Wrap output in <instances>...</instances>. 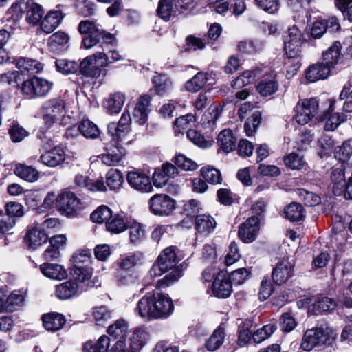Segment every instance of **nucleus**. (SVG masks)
<instances>
[{"instance_id": "de8ad7c7", "label": "nucleus", "mask_w": 352, "mask_h": 352, "mask_svg": "<svg viewBox=\"0 0 352 352\" xmlns=\"http://www.w3.org/2000/svg\"><path fill=\"white\" fill-rule=\"evenodd\" d=\"M284 162L286 166L292 170H301L307 165L304 156L296 153H292L285 156Z\"/></svg>"}, {"instance_id": "dca6fc26", "label": "nucleus", "mask_w": 352, "mask_h": 352, "mask_svg": "<svg viewBox=\"0 0 352 352\" xmlns=\"http://www.w3.org/2000/svg\"><path fill=\"white\" fill-rule=\"evenodd\" d=\"M232 283L223 272L218 274L212 283V292L219 298H228L232 292Z\"/></svg>"}, {"instance_id": "1a4fd4ad", "label": "nucleus", "mask_w": 352, "mask_h": 352, "mask_svg": "<svg viewBox=\"0 0 352 352\" xmlns=\"http://www.w3.org/2000/svg\"><path fill=\"white\" fill-rule=\"evenodd\" d=\"M294 119L300 125L307 124L318 111V102L316 98L300 100L296 105Z\"/></svg>"}, {"instance_id": "a211bd4d", "label": "nucleus", "mask_w": 352, "mask_h": 352, "mask_svg": "<svg viewBox=\"0 0 352 352\" xmlns=\"http://www.w3.org/2000/svg\"><path fill=\"white\" fill-rule=\"evenodd\" d=\"M331 69L323 61L318 62L309 66L306 70V78L309 82H315L324 80L330 75Z\"/></svg>"}, {"instance_id": "bf43d9fd", "label": "nucleus", "mask_w": 352, "mask_h": 352, "mask_svg": "<svg viewBox=\"0 0 352 352\" xmlns=\"http://www.w3.org/2000/svg\"><path fill=\"white\" fill-rule=\"evenodd\" d=\"M251 326L250 321H245L239 326L238 337V344L239 346H243L250 341L252 335Z\"/></svg>"}, {"instance_id": "5fc2aeb1", "label": "nucleus", "mask_w": 352, "mask_h": 352, "mask_svg": "<svg viewBox=\"0 0 352 352\" xmlns=\"http://www.w3.org/2000/svg\"><path fill=\"white\" fill-rule=\"evenodd\" d=\"M201 173L203 177L208 183L212 184H217L221 183V175L218 169L212 167H203L201 169Z\"/></svg>"}, {"instance_id": "6e6552de", "label": "nucleus", "mask_w": 352, "mask_h": 352, "mask_svg": "<svg viewBox=\"0 0 352 352\" xmlns=\"http://www.w3.org/2000/svg\"><path fill=\"white\" fill-rule=\"evenodd\" d=\"M45 122L50 126L62 119L66 114V105L63 100L59 98L46 101L43 105Z\"/></svg>"}, {"instance_id": "4be33fe9", "label": "nucleus", "mask_w": 352, "mask_h": 352, "mask_svg": "<svg viewBox=\"0 0 352 352\" xmlns=\"http://www.w3.org/2000/svg\"><path fill=\"white\" fill-rule=\"evenodd\" d=\"M342 45L336 41L322 53V61L331 69L339 63L341 58Z\"/></svg>"}, {"instance_id": "338daca9", "label": "nucleus", "mask_w": 352, "mask_h": 352, "mask_svg": "<svg viewBox=\"0 0 352 352\" xmlns=\"http://www.w3.org/2000/svg\"><path fill=\"white\" fill-rule=\"evenodd\" d=\"M255 73L252 71H245L242 75L238 76L233 82L232 87L241 88L250 84L255 78Z\"/></svg>"}, {"instance_id": "2eb2a0df", "label": "nucleus", "mask_w": 352, "mask_h": 352, "mask_svg": "<svg viewBox=\"0 0 352 352\" xmlns=\"http://www.w3.org/2000/svg\"><path fill=\"white\" fill-rule=\"evenodd\" d=\"M150 102L151 97L146 95L141 96L136 103L133 113V119L140 125H145L147 122Z\"/></svg>"}, {"instance_id": "4c0bfd02", "label": "nucleus", "mask_w": 352, "mask_h": 352, "mask_svg": "<svg viewBox=\"0 0 352 352\" xmlns=\"http://www.w3.org/2000/svg\"><path fill=\"white\" fill-rule=\"evenodd\" d=\"M16 67L21 72L38 73L43 70V65L36 60L21 57L16 61Z\"/></svg>"}, {"instance_id": "39448f33", "label": "nucleus", "mask_w": 352, "mask_h": 352, "mask_svg": "<svg viewBox=\"0 0 352 352\" xmlns=\"http://www.w3.org/2000/svg\"><path fill=\"white\" fill-rule=\"evenodd\" d=\"M55 206L61 214L66 217L76 215L83 208V204L71 191H63L56 199Z\"/></svg>"}, {"instance_id": "ea45409f", "label": "nucleus", "mask_w": 352, "mask_h": 352, "mask_svg": "<svg viewBox=\"0 0 352 352\" xmlns=\"http://www.w3.org/2000/svg\"><path fill=\"white\" fill-rule=\"evenodd\" d=\"M278 88V84L274 76L263 79L256 87L257 91L265 97L274 94Z\"/></svg>"}, {"instance_id": "58836bf2", "label": "nucleus", "mask_w": 352, "mask_h": 352, "mask_svg": "<svg viewBox=\"0 0 352 352\" xmlns=\"http://www.w3.org/2000/svg\"><path fill=\"white\" fill-rule=\"evenodd\" d=\"M15 174L28 182H35L39 179V172L30 166L19 164L16 166Z\"/></svg>"}, {"instance_id": "b1692460", "label": "nucleus", "mask_w": 352, "mask_h": 352, "mask_svg": "<svg viewBox=\"0 0 352 352\" xmlns=\"http://www.w3.org/2000/svg\"><path fill=\"white\" fill-rule=\"evenodd\" d=\"M25 241L30 248L36 249L48 241V236L43 229L35 227L27 232Z\"/></svg>"}, {"instance_id": "774afa93", "label": "nucleus", "mask_w": 352, "mask_h": 352, "mask_svg": "<svg viewBox=\"0 0 352 352\" xmlns=\"http://www.w3.org/2000/svg\"><path fill=\"white\" fill-rule=\"evenodd\" d=\"M340 100H345L343 110L346 112H352V90L350 85H345L340 94Z\"/></svg>"}, {"instance_id": "ddd939ff", "label": "nucleus", "mask_w": 352, "mask_h": 352, "mask_svg": "<svg viewBox=\"0 0 352 352\" xmlns=\"http://www.w3.org/2000/svg\"><path fill=\"white\" fill-rule=\"evenodd\" d=\"M260 219L256 216L248 218L239 228V236L245 243L252 242L259 231Z\"/></svg>"}, {"instance_id": "4d7b16f0", "label": "nucleus", "mask_w": 352, "mask_h": 352, "mask_svg": "<svg viewBox=\"0 0 352 352\" xmlns=\"http://www.w3.org/2000/svg\"><path fill=\"white\" fill-rule=\"evenodd\" d=\"M276 327L274 324H268L264 325L262 328L257 329L252 334V339L255 343H261L268 338L275 331Z\"/></svg>"}, {"instance_id": "49530a36", "label": "nucleus", "mask_w": 352, "mask_h": 352, "mask_svg": "<svg viewBox=\"0 0 352 352\" xmlns=\"http://www.w3.org/2000/svg\"><path fill=\"white\" fill-rule=\"evenodd\" d=\"M205 72H199L186 82L185 87L188 91L197 92L207 83Z\"/></svg>"}, {"instance_id": "f257e3e1", "label": "nucleus", "mask_w": 352, "mask_h": 352, "mask_svg": "<svg viewBox=\"0 0 352 352\" xmlns=\"http://www.w3.org/2000/svg\"><path fill=\"white\" fill-rule=\"evenodd\" d=\"M174 311L172 299L159 291L147 293L137 303L135 311L148 320L166 319Z\"/></svg>"}, {"instance_id": "7ed1b4c3", "label": "nucleus", "mask_w": 352, "mask_h": 352, "mask_svg": "<svg viewBox=\"0 0 352 352\" xmlns=\"http://www.w3.org/2000/svg\"><path fill=\"white\" fill-rule=\"evenodd\" d=\"M80 34H85L82 38V45L85 49H90L98 43L101 39L111 41L113 35L104 32L90 21H82L78 25Z\"/></svg>"}, {"instance_id": "0e129e2a", "label": "nucleus", "mask_w": 352, "mask_h": 352, "mask_svg": "<svg viewBox=\"0 0 352 352\" xmlns=\"http://www.w3.org/2000/svg\"><path fill=\"white\" fill-rule=\"evenodd\" d=\"M261 43L254 41H242L238 44L239 50L245 54H254L261 50Z\"/></svg>"}, {"instance_id": "864d4df0", "label": "nucleus", "mask_w": 352, "mask_h": 352, "mask_svg": "<svg viewBox=\"0 0 352 352\" xmlns=\"http://www.w3.org/2000/svg\"><path fill=\"white\" fill-rule=\"evenodd\" d=\"M336 307V301L329 297L318 298L313 304L314 311L319 312L333 310Z\"/></svg>"}, {"instance_id": "052dcab7", "label": "nucleus", "mask_w": 352, "mask_h": 352, "mask_svg": "<svg viewBox=\"0 0 352 352\" xmlns=\"http://www.w3.org/2000/svg\"><path fill=\"white\" fill-rule=\"evenodd\" d=\"M261 114L258 111L254 113L252 116L247 120L244 125L245 131L247 135L251 136L255 133L257 127L261 123Z\"/></svg>"}, {"instance_id": "c9c22d12", "label": "nucleus", "mask_w": 352, "mask_h": 352, "mask_svg": "<svg viewBox=\"0 0 352 352\" xmlns=\"http://www.w3.org/2000/svg\"><path fill=\"white\" fill-rule=\"evenodd\" d=\"M26 3V21L33 25L38 23L43 14L42 7L35 2H30L29 0Z\"/></svg>"}, {"instance_id": "79ce46f5", "label": "nucleus", "mask_w": 352, "mask_h": 352, "mask_svg": "<svg viewBox=\"0 0 352 352\" xmlns=\"http://www.w3.org/2000/svg\"><path fill=\"white\" fill-rule=\"evenodd\" d=\"M225 338L224 329L219 327L216 329L206 342V347L208 351H214L223 343Z\"/></svg>"}, {"instance_id": "603ef678", "label": "nucleus", "mask_w": 352, "mask_h": 352, "mask_svg": "<svg viewBox=\"0 0 352 352\" xmlns=\"http://www.w3.org/2000/svg\"><path fill=\"white\" fill-rule=\"evenodd\" d=\"M112 211L109 207L102 206L91 213V219L94 222L99 223L106 222L107 224L109 219L112 217Z\"/></svg>"}, {"instance_id": "a878e982", "label": "nucleus", "mask_w": 352, "mask_h": 352, "mask_svg": "<svg viewBox=\"0 0 352 352\" xmlns=\"http://www.w3.org/2000/svg\"><path fill=\"white\" fill-rule=\"evenodd\" d=\"M92 276V271L87 267L82 266L74 267L72 270V278L80 285L84 287V290L89 287H92L93 284L90 281Z\"/></svg>"}, {"instance_id": "e433bc0d", "label": "nucleus", "mask_w": 352, "mask_h": 352, "mask_svg": "<svg viewBox=\"0 0 352 352\" xmlns=\"http://www.w3.org/2000/svg\"><path fill=\"white\" fill-rule=\"evenodd\" d=\"M107 230L112 233L119 234L126 230V222L122 214H112L106 225Z\"/></svg>"}, {"instance_id": "bb28decb", "label": "nucleus", "mask_w": 352, "mask_h": 352, "mask_svg": "<svg viewBox=\"0 0 352 352\" xmlns=\"http://www.w3.org/2000/svg\"><path fill=\"white\" fill-rule=\"evenodd\" d=\"M69 36L65 32L58 31L48 38L47 45L52 52H58L68 46Z\"/></svg>"}, {"instance_id": "9d476101", "label": "nucleus", "mask_w": 352, "mask_h": 352, "mask_svg": "<svg viewBox=\"0 0 352 352\" xmlns=\"http://www.w3.org/2000/svg\"><path fill=\"white\" fill-rule=\"evenodd\" d=\"M151 211L160 216L169 215L175 208V202L170 197L165 194H156L149 199Z\"/></svg>"}, {"instance_id": "2f4dec72", "label": "nucleus", "mask_w": 352, "mask_h": 352, "mask_svg": "<svg viewBox=\"0 0 352 352\" xmlns=\"http://www.w3.org/2000/svg\"><path fill=\"white\" fill-rule=\"evenodd\" d=\"M334 101H331L329 108L328 117L327 118L324 129L326 131H334L337 127L346 120V116L343 113H333Z\"/></svg>"}, {"instance_id": "423d86ee", "label": "nucleus", "mask_w": 352, "mask_h": 352, "mask_svg": "<svg viewBox=\"0 0 352 352\" xmlns=\"http://www.w3.org/2000/svg\"><path fill=\"white\" fill-rule=\"evenodd\" d=\"M177 262V255L175 248H165L158 256L157 261L150 270V274L153 277L160 276L169 270L173 269Z\"/></svg>"}, {"instance_id": "aec40b11", "label": "nucleus", "mask_w": 352, "mask_h": 352, "mask_svg": "<svg viewBox=\"0 0 352 352\" xmlns=\"http://www.w3.org/2000/svg\"><path fill=\"white\" fill-rule=\"evenodd\" d=\"M75 184L80 188H85L91 192L105 191L106 185L102 179L93 180L82 174H77L74 177Z\"/></svg>"}, {"instance_id": "7c9ffc66", "label": "nucleus", "mask_w": 352, "mask_h": 352, "mask_svg": "<svg viewBox=\"0 0 352 352\" xmlns=\"http://www.w3.org/2000/svg\"><path fill=\"white\" fill-rule=\"evenodd\" d=\"M116 149L99 156L102 162L109 166L119 165L126 154L123 146H116Z\"/></svg>"}, {"instance_id": "69168bd1", "label": "nucleus", "mask_w": 352, "mask_h": 352, "mask_svg": "<svg viewBox=\"0 0 352 352\" xmlns=\"http://www.w3.org/2000/svg\"><path fill=\"white\" fill-rule=\"evenodd\" d=\"M93 316L98 324L104 323L112 317L111 311L104 305L95 307L93 311Z\"/></svg>"}, {"instance_id": "f704fd0d", "label": "nucleus", "mask_w": 352, "mask_h": 352, "mask_svg": "<svg viewBox=\"0 0 352 352\" xmlns=\"http://www.w3.org/2000/svg\"><path fill=\"white\" fill-rule=\"evenodd\" d=\"M333 183V192L335 195H340L345 190L346 182L345 181L344 170L342 168H336L331 173Z\"/></svg>"}, {"instance_id": "e2e57ef3", "label": "nucleus", "mask_w": 352, "mask_h": 352, "mask_svg": "<svg viewBox=\"0 0 352 352\" xmlns=\"http://www.w3.org/2000/svg\"><path fill=\"white\" fill-rule=\"evenodd\" d=\"M174 162L179 168L184 170L192 171L198 168L195 162L182 154L177 155Z\"/></svg>"}, {"instance_id": "c756f323", "label": "nucleus", "mask_w": 352, "mask_h": 352, "mask_svg": "<svg viewBox=\"0 0 352 352\" xmlns=\"http://www.w3.org/2000/svg\"><path fill=\"white\" fill-rule=\"evenodd\" d=\"M80 70L83 75L91 78H98L101 72L97 60L91 55L82 60L80 64Z\"/></svg>"}, {"instance_id": "3c124183", "label": "nucleus", "mask_w": 352, "mask_h": 352, "mask_svg": "<svg viewBox=\"0 0 352 352\" xmlns=\"http://www.w3.org/2000/svg\"><path fill=\"white\" fill-rule=\"evenodd\" d=\"M187 138L194 144L201 148H210L212 144V141L207 140L199 132L194 129H190L187 132Z\"/></svg>"}, {"instance_id": "9b49d317", "label": "nucleus", "mask_w": 352, "mask_h": 352, "mask_svg": "<svg viewBox=\"0 0 352 352\" xmlns=\"http://www.w3.org/2000/svg\"><path fill=\"white\" fill-rule=\"evenodd\" d=\"M294 261L289 258L278 261L272 273L273 281L279 285L287 283L294 276Z\"/></svg>"}, {"instance_id": "09e8293b", "label": "nucleus", "mask_w": 352, "mask_h": 352, "mask_svg": "<svg viewBox=\"0 0 352 352\" xmlns=\"http://www.w3.org/2000/svg\"><path fill=\"white\" fill-rule=\"evenodd\" d=\"M129 329V324L126 321L123 319L116 320L113 324L108 328V333L115 338H120V340L124 338Z\"/></svg>"}, {"instance_id": "473e14b6", "label": "nucleus", "mask_w": 352, "mask_h": 352, "mask_svg": "<svg viewBox=\"0 0 352 352\" xmlns=\"http://www.w3.org/2000/svg\"><path fill=\"white\" fill-rule=\"evenodd\" d=\"M216 221L213 217L207 214H199L195 218V227L200 233L208 234L214 230Z\"/></svg>"}, {"instance_id": "72a5a7b5", "label": "nucleus", "mask_w": 352, "mask_h": 352, "mask_svg": "<svg viewBox=\"0 0 352 352\" xmlns=\"http://www.w3.org/2000/svg\"><path fill=\"white\" fill-rule=\"evenodd\" d=\"M236 138L230 129L223 130L218 135L217 142L222 150L226 153L232 151L236 147Z\"/></svg>"}, {"instance_id": "c03bdc74", "label": "nucleus", "mask_w": 352, "mask_h": 352, "mask_svg": "<svg viewBox=\"0 0 352 352\" xmlns=\"http://www.w3.org/2000/svg\"><path fill=\"white\" fill-rule=\"evenodd\" d=\"M123 182V175L117 169H112L106 175L107 186L112 190H118L121 188Z\"/></svg>"}, {"instance_id": "20e7f679", "label": "nucleus", "mask_w": 352, "mask_h": 352, "mask_svg": "<svg viewBox=\"0 0 352 352\" xmlns=\"http://www.w3.org/2000/svg\"><path fill=\"white\" fill-rule=\"evenodd\" d=\"M149 333L146 327L135 328L129 338L130 349L126 348L122 340H118L111 349L110 352H140L148 342Z\"/></svg>"}, {"instance_id": "6e6d98bb", "label": "nucleus", "mask_w": 352, "mask_h": 352, "mask_svg": "<svg viewBox=\"0 0 352 352\" xmlns=\"http://www.w3.org/2000/svg\"><path fill=\"white\" fill-rule=\"evenodd\" d=\"M182 276V272L180 268L176 267L172 270L168 274L165 276L163 278L157 280V287H168L173 283L177 282Z\"/></svg>"}, {"instance_id": "c85d7f7f", "label": "nucleus", "mask_w": 352, "mask_h": 352, "mask_svg": "<svg viewBox=\"0 0 352 352\" xmlns=\"http://www.w3.org/2000/svg\"><path fill=\"white\" fill-rule=\"evenodd\" d=\"M125 95L122 92H115L104 101V107L110 113H118L124 104Z\"/></svg>"}, {"instance_id": "a19ab883", "label": "nucleus", "mask_w": 352, "mask_h": 352, "mask_svg": "<svg viewBox=\"0 0 352 352\" xmlns=\"http://www.w3.org/2000/svg\"><path fill=\"white\" fill-rule=\"evenodd\" d=\"M80 133L88 139H96L100 135L98 126L88 119L82 120L78 125Z\"/></svg>"}, {"instance_id": "0eeeda50", "label": "nucleus", "mask_w": 352, "mask_h": 352, "mask_svg": "<svg viewBox=\"0 0 352 352\" xmlns=\"http://www.w3.org/2000/svg\"><path fill=\"white\" fill-rule=\"evenodd\" d=\"M52 85L53 83L46 79L34 77L23 82L21 91L29 98L43 97L49 94Z\"/></svg>"}, {"instance_id": "4468645a", "label": "nucleus", "mask_w": 352, "mask_h": 352, "mask_svg": "<svg viewBox=\"0 0 352 352\" xmlns=\"http://www.w3.org/2000/svg\"><path fill=\"white\" fill-rule=\"evenodd\" d=\"M126 180L131 188L138 191L148 192L153 190L149 177L144 173L129 172L127 174Z\"/></svg>"}, {"instance_id": "a18cd8bd", "label": "nucleus", "mask_w": 352, "mask_h": 352, "mask_svg": "<svg viewBox=\"0 0 352 352\" xmlns=\"http://www.w3.org/2000/svg\"><path fill=\"white\" fill-rule=\"evenodd\" d=\"M173 0H160L157 12L158 16L164 21H168L172 16H177L176 10H174Z\"/></svg>"}, {"instance_id": "680f3d73", "label": "nucleus", "mask_w": 352, "mask_h": 352, "mask_svg": "<svg viewBox=\"0 0 352 352\" xmlns=\"http://www.w3.org/2000/svg\"><path fill=\"white\" fill-rule=\"evenodd\" d=\"M351 156L352 138L343 142L342 146H340L338 150L336 152V157L343 162L348 161Z\"/></svg>"}, {"instance_id": "f8f14e48", "label": "nucleus", "mask_w": 352, "mask_h": 352, "mask_svg": "<svg viewBox=\"0 0 352 352\" xmlns=\"http://www.w3.org/2000/svg\"><path fill=\"white\" fill-rule=\"evenodd\" d=\"M302 36L300 31L296 27L289 29L285 40V51L289 58L298 57L300 54Z\"/></svg>"}, {"instance_id": "37998d69", "label": "nucleus", "mask_w": 352, "mask_h": 352, "mask_svg": "<svg viewBox=\"0 0 352 352\" xmlns=\"http://www.w3.org/2000/svg\"><path fill=\"white\" fill-rule=\"evenodd\" d=\"M153 82L155 85V91L159 95L164 96L171 90V79L165 75L155 76Z\"/></svg>"}, {"instance_id": "cd10ccee", "label": "nucleus", "mask_w": 352, "mask_h": 352, "mask_svg": "<svg viewBox=\"0 0 352 352\" xmlns=\"http://www.w3.org/2000/svg\"><path fill=\"white\" fill-rule=\"evenodd\" d=\"M40 269L44 276L52 279L62 280L67 276L66 270L58 264L45 263L41 265Z\"/></svg>"}, {"instance_id": "13d9d810", "label": "nucleus", "mask_w": 352, "mask_h": 352, "mask_svg": "<svg viewBox=\"0 0 352 352\" xmlns=\"http://www.w3.org/2000/svg\"><path fill=\"white\" fill-rule=\"evenodd\" d=\"M55 63L58 71L64 74L74 73L78 68V63L74 60L58 59Z\"/></svg>"}, {"instance_id": "412c9836", "label": "nucleus", "mask_w": 352, "mask_h": 352, "mask_svg": "<svg viewBox=\"0 0 352 352\" xmlns=\"http://www.w3.org/2000/svg\"><path fill=\"white\" fill-rule=\"evenodd\" d=\"M63 19V15L60 10L50 11L41 21V30L46 34L52 32L60 25Z\"/></svg>"}, {"instance_id": "6ab92c4d", "label": "nucleus", "mask_w": 352, "mask_h": 352, "mask_svg": "<svg viewBox=\"0 0 352 352\" xmlns=\"http://www.w3.org/2000/svg\"><path fill=\"white\" fill-rule=\"evenodd\" d=\"M65 158V151L62 148L57 146L41 155L39 162L49 167H56L62 164Z\"/></svg>"}, {"instance_id": "393cba45", "label": "nucleus", "mask_w": 352, "mask_h": 352, "mask_svg": "<svg viewBox=\"0 0 352 352\" xmlns=\"http://www.w3.org/2000/svg\"><path fill=\"white\" fill-rule=\"evenodd\" d=\"M79 289L84 290V287L73 280L66 281L56 286V296L59 299L66 300L76 295Z\"/></svg>"}, {"instance_id": "f3484780", "label": "nucleus", "mask_w": 352, "mask_h": 352, "mask_svg": "<svg viewBox=\"0 0 352 352\" xmlns=\"http://www.w3.org/2000/svg\"><path fill=\"white\" fill-rule=\"evenodd\" d=\"M107 130L116 146H123V145L129 144L131 141L130 129L119 128L116 122H111L109 124Z\"/></svg>"}, {"instance_id": "f03ea898", "label": "nucleus", "mask_w": 352, "mask_h": 352, "mask_svg": "<svg viewBox=\"0 0 352 352\" xmlns=\"http://www.w3.org/2000/svg\"><path fill=\"white\" fill-rule=\"evenodd\" d=\"M336 334L331 329L314 327L305 331L300 346L304 351H310L314 348L322 345H331Z\"/></svg>"}, {"instance_id": "8fccbe9b", "label": "nucleus", "mask_w": 352, "mask_h": 352, "mask_svg": "<svg viewBox=\"0 0 352 352\" xmlns=\"http://www.w3.org/2000/svg\"><path fill=\"white\" fill-rule=\"evenodd\" d=\"M286 217L291 221H298L304 218V209L302 205L292 203L285 209Z\"/></svg>"}, {"instance_id": "5701e85b", "label": "nucleus", "mask_w": 352, "mask_h": 352, "mask_svg": "<svg viewBox=\"0 0 352 352\" xmlns=\"http://www.w3.org/2000/svg\"><path fill=\"white\" fill-rule=\"evenodd\" d=\"M42 320L43 327L49 331H56L62 329L66 322L65 316L56 312L43 315Z\"/></svg>"}]
</instances>
